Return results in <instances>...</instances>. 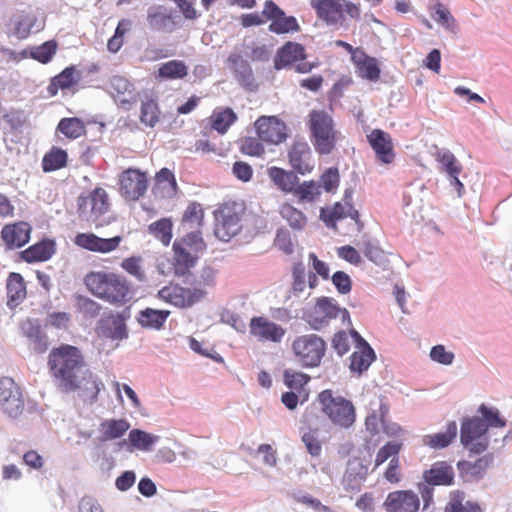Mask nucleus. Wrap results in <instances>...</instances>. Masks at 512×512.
<instances>
[{"mask_svg": "<svg viewBox=\"0 0 512 512\" xmlns=\"http://www.w3.org/2000/svg\"><path fill=\"white\" fill-rule=\"evenodd\" d=\"M49 375L58 390L71 393L91 383L95 395L100 391L99 382L87 367L81 350L70 344L53 347L47 357Z\"/></svg>", "mask_w": 512, "mask_h": 512, "instance_id": "f257e3e1", "label": "nucleus"}, {"mask_svg": "<svg viewBox=\"0 0 512 512\" xmlns=\"http://www.w3.org/2000/svg\"><path fill=\"white\" fill-rule=\"evenodd\" d=\"M83 282L94 297L120 307L132 298V289L125 276L110 271H90Z\"/></svg>", "mask_w": 512, "mask_h": 512, "instance_id": "f03ea898", "label": "nucleus"}, {"mask_svg": "<svg viewBox=\"0 0 512 512\" xmlns=\"http://www.w3.org/2000/svg\"><path fill=\"white\" fill-rule=\"evenodd\" d=\"M308 117L311 142L315 151L320 155L331 154L340 134L335 128L333 117L324 110H312Z\"/></svg>", "mask_w": 512, "mask_h": 512, "instance_id": "7ed1b4c3", "label": "nucleus"}, {"mask_svg": "<svg viewBox=\"0 0 512 512\" xmlns=\"http://www.w3.org/2000/svg\"><path fill=\"white\" fill-rule=\"evenodd\" d=\"M317 401L322 413L334 426L349 429L354 425L356 408L351 400L326 389L318 394Z\"/></svg>", "mask_w": 512, "mask_h": 512, "instance_id": "20e7f679", "label": "nucleus"}, {"mask_svg": "<svg viewBox=\"0 0 512 512\" xmlns=\"http://www.w3.org/2000/svg\"><path fill=\"white\" fill-rule=\"evenodd\" d=\"M310 5L318 19L329 26H341L345 21V13L355 20L361 16L360 4L351 1L311 0Z\"/></svg>", "mask_w": 512, "mask_h": 512, "instance_id": "39448f33", "label": "nucleus"}, {"mask_svg": "<svg viewBox=\"0 0 512 512\" xmlns=\"http://www.w3.org/2000/svg\"><path fill=\"white\" fill-rule=\"evenodd\" d=\"M296 361L305 368L317 367L325 355L326 343L316 334L301 335L292 342Z\"/></svg>", "mask_w": 512, "mask_h": 512, "instance_id": "423d86ee", "label": "nucleus"}, {"mask_svg": "<svg viewBox=\"0 0 512 512\" xmlns=\"http://www.w3.org/2000/svg\"><path fill=\"white\" fill-rule=\"evenodd\" d=\"M110 202L105 189L97 187L87 195H81L77 200V211L80 218L95 223L96 227L103 226L101 218L109 211Z\"/></svg>", "mask_w": 512, "mask_h": 512, "instance_id": "0eeeda50", "label": "nucleus"}, {"mask_svg": "<svg viewBox=\"0 0 512 512\" xmlns=\"http://www.w3.org/2000/svg\"><path fill=\"white\" fill-rule=\"evenodd\" d=\"M243 208L236 202L224 203L215 212V236L221 241H229L241 230Z\"/></svg>", "mask_w": 512, "mask_h": 512, "instance_id": "6e6552de", "label": "nucleus"}, {"mask_svg": "<svg viewBox=\"0 0 512 512\" xmlns=\"http://www.w3.org/2000/svg\"><path fill=\"white\" fill-rule=\"evenodd\" d=\"M340 317L343 324H351L350 314L346 308H340L332 299L319 298L307 313L306 321L315 330H320L332 319Z\"/></svg>", "mask_w": 512, "mask_h": 512, "instance_id": "1a4fd4ad", "label": "nucleus"}, {"mask_svg": "<svg viewBox=\"0 0 512 512\" xmlns=\"http://www.w3.org/2000/svg\"><path fill=\"white\" fill-rule=\"evenodd\" d=\"M487 425L482 418L474 416L461 423V444L473 454H481L487 450L489 440L486 435Z\"/></svg>", "mask_w": 512, "mask_h": 512, "instance_id": "9d476101", "label": "nucleus"}, {"mask_svg": "<svg viewBox=\"0 0 512 512\" xmlns=\"http://www.w3.org/2000/svg\"><path fill=\"white\" fill-rule=\"evenodd\" d=\"M0 407L10 418L19 417L25 409L22 390L10 377L0 379Z\"/></svg>", "mask_w": 512, "mask_h": 512, "instance_id": "9b49d317", "label": "nucleus"}, {"mask_svg": "<svg viewBox=\"0 0 512 512\" xmlns=\"http://www.w3.org/2000/svg\"><path fill=\"white\" fill-rule=\"evenodd\" d=\"M256 134L267 144L279 145L288 138V128L277 116H260L254 123Z\"/></svg>", "mask_w": 512, "mask_h": 512, "instance_id": "f8f14e48", "label": "nucleus"}, {"mask_svg": "<svg viewBox=\"0 0 512 512\" xmlns=\"http://www.w3.org/2000/svg\"><path fill=\"white\" fill-rule=\"evenodd\" d=\"M263 16L270 21L269 31L275 34H288L300 31V25L294 16L286 13L272 0L264 3Z\"/></svg>", "mask_w": 512, "mask_h": 512, "instance_id": "ddd939ff", "label": "nucleus"}, {"mask_svg": "<svg viewBox=\"0 0 512 512\" xmlns=\"http://www.w3.org/2000/svg\"><path fill=\"white\" fill-rule=\"evenodd\" d=\"M206 294L201 288H185L170 284L159 290L158 296L163 301L180 308L194 305Z\"/></svg>", "mask_w": 512, "mask_h": 512, "instance_id": "4468645a", "label": "nucleus"}, {"mask_svg": "<svg viewBox=\"0 0 512 512\" xmlns=\"http://www.w3.org/2000/svg\"><path fill=\"white\" fill-rule=\"evenodd\" d=\"M119 184L121 196L128 201H136L145 194L148 180L145 173L129 168L120 175Z\"/></svg>", "mask_w": 512, "mask_h": 512, "instance_id": "2eb2a0df", "label": "nucleus"}, {"mask_svg": "<svg viewBox=\"0 0 512 512\" xmlns=\"http://www.w3.org/2000/svg\"><path fill=\"white\" fill-rule=\"evenodd\" d=\"M249 332L259 342L280 343L286 330L266 317L256 316L250 320Z\"/></svg>", "mask_w": 512, "mask_h": 512, "instance_id": "dca6fc26", "label": "nucleus"}, {"mask_svg": "<svg viewBox=\"0 0 512 512\" xmlns=\"http://www.w3.org/2000/svg\"><path fill=\"white\" fill-rule=\"evenodd\" d=\"M32 226L25 221L5 224L0 237L6 250H15L26 245L31 237Z\"/></svg>", "mask_w": 512, "mask_h": 512, "instance_id": "f3484780", "label": "nucleus"}, {"mask_svg": "<svg viewBox=\"0 0 512 512\" xmlns=\"http://www.w3.org/2000/svg\"><path fill=\"white\" fill-rule=\"evenodd\" d=\"M122 240L120 235L101 238L94 233H78L74 238V244L91 252L107 254L117 250Z\"/></svg>", "mask_w": 512, "mask_h": 512, "instance_id": "a211bd4d", "label": "nucleus"}, {"mask_svg": "<svg viewBox=\"0 0 512 512\" xmlns=\"http://www.w3.org/2000/svg\"><path fill=\"white\" fill-rule=\"evenodd\" d=\"M383 506L386 512H418L420 499L412 490H396L388 493Z\"/></svg>", "mask_w": 512, "mask_h": 512, "instance_id": "6ab92c4d", "label": "nucleus"}, {"mask_svg": "<svg viewBox=\"0 0 512 512\" xmlns=\"http://www.w3.org/2000/svg\"><path fill=\"white\" fill-rule=\"evenodd\" d=\"M288 159L291 167L301 175L310 173L314 168L312 151L306 141H294L289 148Z\"/></svg>", "mask_w": 512, "mask_h": 512, "instance_id": "aec40b11", "label": "nucleus"}, {"mask_svg": "<svg viewBox=\"0 0 512 512\" xmlns=\"http://www.w3.org/2000/svg\"><path fill=\"white\" fill-rule=\"evenodd\" d=\"M367 140L379 162L391 164L394 161V145L389 133L381 129H374L367 135Z\"/></svg>", "mask_w": 512, "mask_h": 512, "instance_id": "412c9836", "label": "nucleus"}, {"mask_svg": "<svg viewBox=\"0 0 512 512\" xmlns=\"http://www.w3.org/2000/svg\"><path fill=\"white\" fill-rule=\"evenodd\" d=\"M350 334L356 342V350L350 356V369L353 372L361 374L363 371H366L375 360V353L356 330L351 329Z\"/></svg>", "mask_w": 512, "mask_h": 512, "instance_id": "4be33fe9", "label": "nucleus"}, {"mask_svg": "<svg viewBox=\"0 0 512 512\" xmlns=\"http://www.w3.org/2000/svg\"><path fill=\"white\" fill-rule=\"evenodd\" d=\"M306 58L305 48L302 44L288 41L281 46L274 57V68L281 70L303 61Z\"/></svg>", "mask_w": 512, "mask_h": 512, "instance_id": "5701e85b", "label": "nucleus"}, {"mask_svg": "<svg viewBox=\"0 0 512 512\" xmlns=\"http://www.w3.org/2000/svg\"><path fill=\"white\" fill-rule=\"evenodd\" d=\"M423 480L435 486H451L454 484L455 472L447 461H436L423 472Z\"/></svg>", "mask_w": 512, "mask_h": 512, "instance_id": "b1692460", "label": "nucleus"}, {"mask_svg": "<svg viewBox=\"0 0 512 512\" xmlns=\"http://www.w3.org/2000/svg\"><path fill=\"white\" fill-rule=\"evenodd\" d=\"M81 73L75 65H70L62 70L58 75L51 78L47 86L49 96L54 97L59 90L65 91L73 89L80 81Z\"/></svg>", "mask_w": 512, "mask_h": 512, "instance_id": "393cba45", "label": "nucleus"}, {"mask_svg": "<svg viewBox=\"0 0 512 512\" xmlns=\"http://www.w3.org/2000/svg\"><path fill=\"white\" fill-rule=\"evenodd\" d=\"M178 185L173 172L162 168L155 176L152 192L156 198L171 199L176 196Z\"/></svg>", "mask_w": 512, "mask_h": 512, "instance_id": "a878e982", "label": "nucleus"}, {"mask_svg": "<svg viewBox=\"0 0 512 512\" xmlns=\"http://www.w3.org/2000/svg\"><path fill=\"white\" fill-rule=\"evenodd\" d=\"M56 251L54 240H43L29 246L20 252V258L27 263L44 262L49 260Z\"/></svg>", "mask_w": 512, "mask_h": 512, "instance_id": "bb28decb", "label": "nucleus"}, {"mask_svg": "<svg viewBox=\"0 0 512 512\" xmlns=\"http://www.w3.org/2000/svg\"><path fill=\"white\" fill-rule=\"evenodd\" d=\"M352 61L356 72L361 78L376 81L380 77V68L375 58L367 55L364 51H355L352 55Z\"/></svg>", "mask_w": 512, "mask_h": 512, "instance_id": "cd10ccee", "label": "nucleus"}, {"mask_svg": "<svg viewBox=\"0 0 512 512\" xmlns=\"http://www.w3.org/2000/svg\"><path fill=\"white\" fill-rule=\"evenodd\" d=\"M367 474L368 468L362 463L361 459L353 458L349 460L343 477L346 489L359 490Z\"/></svg>", "mask_w": 512, "mask_h": 512, "instance_id": "c85d7f7f", "label": "nucleus"}, {"mask_svg": "<svg viewBox=\"0 0 512 512\" xmlns=\"http://www.w3.org/2000/svg\"><path fill=\"white\" fill-rule=\"evenodd\" d=\"M458 432L456 422H449L444 432L424 435L421 439L424 446L432 449H444L448 447L456 438Z\"/></svg>", "mask_w": 512, "mask_h": 512, "instance_id": "c756f323", "label": "nucleus"}, {"mask_svg": "<svg viewBox=\"0 0 512 512\" xmlns=\"http://www.w3.org/2000/svg\"><path fill=\"white\" fill-rule=\"evenodd\" d=\"M147 23L155 31H173L175 21L172 15L163 6H153L149 8L147 14Z\"/></svg>", "mask_w": 512, "mask_h": 512, "instance_id": "7c9ffc66", "label": "nucleus"}, {"mask_svg": "<svg viewBox=\"0 0 512 512\" xmlns=\"http://www.w3.org/2000/svg\"><path fill=\"white\" fill-rule=\"evenodd\" d=\"M7 305L9 307L18 306L26 298V285L24 278L19 273H10L6 284Z\"/></svg>", "mask_w": 512, "mask_h": 512, "instance_id": "2f4dec72", "label": "nucleus"}, {"mask_svg": "<svg viewBox=\"0 0 512 512\" xmlns=\"http://www.w3.org/2000/svg\"><path fill=\"white\" fill-rule=\"evenodd\" d=\"M237 119V114L232 108H216L209 117L210 128L223 135L237 121Z\"/></svg>", "mask_w": 512, "mask_h": 512, "instance_id": "473e14b6", "label": "nucleus"}, {"mask_svg": "<svg viewBox=\"0 0 512 512\" xmlns=\"http://www.w3.org/2000/svg\"><path fill=\"white\" fill-rule=\"evenodd\" d=\"M130 428V424L125 419H108L99 425V440L101 442L111 441L121 438Z\"/></svg>", "mask_w": 512, "mask_h": 512, "instance_id": "72a5a7b5", "label": "nucleus"}, {"mask_svg": "<svg viewBox=\"0 0 512 512\" xmlns=\"http://www.w3.org/2000/svg\"><path fill=\"white\" fill-rule=\"evenodd\" d=\"M228 64L235 74L237 81L243 86H250L253 83V71L249 63L238 53L229 55Z\"/></svg>", "mask_w": 512, "mask_h": 512, "instance_id": "f704fd0d", "label": "nucleus"}, {"mask_svg": "<svg viewBox=\"0 0 512 512\" xmlns=\"http://www.w3.org/2000/svg\"><path fill=\"white\" fill-rule=\"evenodd\" d=\"M267 175L271 181L285 193H292L299 180L292 171H287L276 166L268 168Z\"/></svg>", "mask_w": 512, "mask_h": 512, "instance_id": "c9c22d12", "label": "nucleus"}, {"mask_svg": "<svg viewBox=\"0 0 512 512\" xmlns=\"http://www.w3.org/2000/svg\"><path fill=\"white\" fill-rule=\"evenodd\" d=\"M161 110L158 102L152 96H146L140 105V122L146 127H155L161 119Z\"/></svg>", "mask_w": 512, "mask_h": 512, "instance_id": "e433bc0d", "label": "nucleus"}, {"mask_svg": "<svg viewBox=\"0 0 512 512\" xmlns=\"http://www.w3.org/2000/svg\"><path fill=\"white\" fill-rule=\"evenodd\" d=\"M463 491L454 490L449 495V501L444 507V512H483L481 506L474 501H465Z\"/></svg>", "mask_w": 512, "mask_h": 512, "instance_id": "4c0bfd02", "label": "nucleus"}, {"mask_svg": "<svg viewBox=\"0 0 512 512\" xmlns=\"http://www.w3.org/2000/svg\"><path fill=\"white\" fill-rule=\"evenodd\" d=\"M170 315L168 310L146 308L139 311L137 321L143 328L159 330Z\"/></svg>", "mask_w": 512, "mask_h": 512, "instance_id": "58836bf2", "label": "nucleus"}, {"mask_svg": "<svg viewBox=\"0 0 512 512\" xmlns=\"http://www.w3.org/2000/svg\"><path fill=\"white\" fill-rule=\"evenodd\" d=\"M173 251V268L175 274L183 276L187 274L192 267H194L199 255L185 252L178 243H173Z\"/></svg>", "mask_w": 512, "mask_h": 512, "instance_id": "ea45409f", "label": "nucleus"}, {"mask_svg": "<svg viewBox=\"0 0 512 512\" xmlns=\"http://www.w3.org/2000/svg\"><path fill=\"white\" fill-rule=\"evenodd\" d=\"M110 93L120 104L130 103L133 99V85L123 76H113L110 80Z\"/></svg>", "mask_w": 512, "mask_h": 512, "instance_id": "a19ab883", "label": "nucleus"}, {"mask_svg": "<svg viewBox=\"0 0 512 512\" xmlns=\"http://www.w3.org/2000/svg\"><path fill=\"white\" fill-rule=\"evenodd\" d=\"M491 461L490 456L480 457L474 462L463 460L457 463V468L463 476L479 479L486 473Z\"/></svg>", "mask_w": 512, "mask_h": 512, "instance_id": "79ce46f5", "label": "nucleus"}, {"mask_svg": "<svg viewBox=\"0 0 512 512\" xmlns=\"http://www.w3.org/2000/svg\"><path fill=\"white\" fill-rule=\"evenodd\" d=\"M56 131L70 140H75L86 134V126L78 117H67L59 121Z\"/></svg>", "mask_w": 512, "mask_h": 512, "instance_id": "37998d69", "label": "nucleus"}, {"mask_svg": "<svg viewBox=\"0 0 512 512\" xmlns=\"http://www.w3.org/2000/svg\"><path fill=\"white\" fill-rule=\"evenodd\" d=\"M68 154L64 149L53 146L42 158V170L52 172L67 166Z\"/></svg>", "mask_w": 512, "mask_h": 512, "instance_id": "c03bdc74", "label": "nucleus"}, {"mask_svg": "<svg viewBox=\"0 0 512 512\" xmlns=\"http://www.w3.org/2000/svg\"><path fill=\"white\" fill-rule=\"evenodd\" d=\"M204 210L202 205L197 202L190 203L185 209L181 225L185 229H199L203 225Z\"/></svg>", "mask_w": 512, "mask_h": 512, "instance_id": "a18cd8bd", "label": "nucleus"}, {"mask_svg": "<svg viewBox=\"0 0 512 512\" xmlns=\"http://www.w3.org/2000/svg\"><path fill=\"white\" fill-rule=\"evenodd\" d=\"M173 223L169 218H161L148 226L149 233L165 246H168L172 239Z\"/></svg>", "mask_w": 512, "mask_h": 512, "instance_id": "49530a36", "label": "nucleus"}, {"mask_svg": "<svg viewBox=\"0 0 512 512\" xmlns=\"http://www.w3.org/2000/svg\"><path fill=\"white\" fill-rule=\"evenodd\" d=\"M299 202H313L321 194V185L314 180L297 184L292 191Z\"/></svg>", "mask_w": 512, "mask_h": 512, "instance_id": "de8ad7c7", "label": "nucleus"}, {"mask_svg": "<svg viewBox=\"0 0 512 512\" xmlns=\"http://www.w3.org/2000/svg\"><path fill=\"white\" fill-rule=\"evenodd\" d=\"M36 16L32 12H22L13 19V33L19 39L27 38L36 23Z\"/></svg>", "mask_w": 512, "mask_h": 512, "instance_id": "09e8293b", "label": "nucleus"}, {"mask_svg": "<svg viewBox=\"0 0 512 512\" xmlns=\"http://www.w3.org/2000/svg\"><path fill=\"white\" fill-rule=\"evenodd\" d=\"M188 74V68L181 60H170L163 63L158 69V75L164 79H183Z\"/></svg>", "mask_w": 512, "mask_h": 512, "instance_id": "8fccbe9b", "label": "nucleus"}, {"mask_svg": "<svg viewBox=\"0 0 512 512\" xmlns=\"http://www.w3.org/2000/svg\"><path fill=\"white\" fill-rule=\"evenodd\" d=\"M284 384L291 390L300 394H308L305 386L310 381V376L303 372L285 370L283 374Z\"/></svg>", "mask_w": 512, "mask_h": 512, "instance_id": "3c124183", "label": "nucleus"}, {"mask_svg": "<svg viewBox=\"0 0 512 512\" xmlns=\"http://www.w3.org/2000/svg\"><path fill=\"white\" fill-rule=\"evenodd\" d=\"M121 268L139 282L147 279L144 260L141 256H131L122 260Z\"/></svg>", "mask_w": 512, "mask_h": 512, "instance_id": "603ef678", "label": "nucleus"}, {"mask_svg": "<svg viewBox=\"0 0 512 512\" xmlns=\"http://www.w3.org/2000/svg\"><path fill=\"white\" fill-rule=\"evenodd\" d=\"M174 243L180 244L185 252L197 255L206 249V243L200 231L189 232L185 236L177 239Z\"/></svg>", "mask_w": 512, "mask_h": 512, "instance_id": "864d4df0", "label": "nucleus"}, {"mask_svg": "<svg viewBox=\"0 0 512 512\" xmlns=\"http://www.w3.org/2000/svg\"><path fill=\"white\" fill-rule=\"evenodd\" d=\"M279 212L282 218L285 219L293 229L301 230L307 223V218L303 212L290 203H283Z\"/></svg>", "mask_w": 512, "mask_h": 512, "instance_id": "5fc2aeb1", "label": "nucleus"}, {"mask_svg": "<svg viewBox=\"0 0 512 512\" xmlns=\"http://www.w3.org/2000/svg\"><path fill=\"white\" fill-rule=\"evenodd\" d=\"M58 50V43L56 40H48L43 44L34 47L30 56L34 60L38 61L41 64L49 63Z\"/></svg>", "mask_w": 512, "mask_h": 512, "instance_id": "6e6d98bb", "label": "nucleus"}, {"mask_svg": "<svg viewBox=\"0 0 512 512\" xmlns=\"http://www.w3.org/2000/svg\"><path fill=\"white\" fill-rule=\"evenodd\" d=\"M435 158L441 164L442 170L449 176L460 175L462 172V166L452 152L448 150H439L436 152Z\"/></svg>", "mask_w": 512, "mask_h": 512, "instance_id": "4d7b16f0", "label": "nucleus"}, {"mask_svg": "<svg viewBox=\"0 0 512 512\" xmlns=\"http://www.w3.org/2000/svg\"><path fill=\"white\" fill-rule=\"evenodd\" d=\"M378 405L379 411H373L365 419L366 429L372 434L378 433L379 424H384L385 418L389 412V406L383 399H378Z\"/></svg>", "mask_w": 512, "mask_h": 512, "instance_id": "13d9d810", "label": "nucleus"}, {"mask_svg": "<svg viewBox=\"0 0 512 512\" xmlns=\"http://www.w3.org/2000/svg\"><path fill=\"white\" fill-rule=\"evenodd\" d=\"M130 445L139 450L148 451L152 445L158 440L157 436L149 434L139 429H133L129 433L128 438Z\"/></svg>", "mask_w": 512, "mask_h": 512, "instance_id": "bf43d9fd", "label": "nucleus"}, {"mask_svg": "<svg viewBox=\"0 0 512 512\" xmlns=\"http://www.w3.org/2000/svg\"><path fill=\"white\" fill-rule=\"evenodd\" d=\"M402 442L399 441H389L384 446H382L375 458V466L378 467L386 462L389 458L391 459H399L398 454L402 449Z\"/></svg>", "mask_w": 512, "mask_h": 512, "instance_id": "052dcab7", "label": "nucleus"}, {"mask_svg": "<svg viewBox=\"0 0 512 512\" xmlns=\"http://www.w3.org/2000/svg\"><path fill=\"white\" fill-rule=\"evenodd\" d=\"M345 217H347V212L339 202L331 208H322L320 211V218L328 227L335 228L336 222Z\"/></svg>", "mask_w": 512, "mask_h": 512, "instance_id": "680f3d73", "label": "nucleus"}, {"mask_svg": "<svg viewBox=\"0 0 512 512\" xmlns=\"http://www.w3.org/2000/svg\"><path fill=\"white\" fill-rule=\"evenodd\" d=\"M259 137H244L240 141L239 149L241 153L248 156L260 157L265 153V148Z\"/></svg>", "mask_w": 512, "mask_h": 512, "instance_id": "e2e57ef3", "label": "nucleus"}, {"mask_svg": "<svg viewBox=\"0 0 512 512\" xmlns=\"http://www.w3.org/2000/svg\"><path fill=\"white\" fill-rule=\"evenodd\" d=\"M478 412L482 415V420L487 425V428H502L506 425L505 419L500 416L497 409L489 408L485 404H482L480 405Z\"/></svg>", "mask_w": 512, "mask_h": 512, "instance_id": "0e129e2a", "label": "nucleus"}, {"mask_svg": "<svg viewBox=\"0 0 512 512\" xmlns=\"http://www.w3.org/2000/svg\"><path fill=\"white\" fill-rule=\"evenodd\" d=\"M76 307L80 313H83L84 315L89 317L98 316L102 309L101 305L98 302L85 296L77 297Z\"/></svg>", "mask_w": 512, "mask_h": 512, "instance_id": "69168bd1", "label": "nucleus"}, {"mask_svg": "<svg viewBox=\"0 0 512 512\" xmlns=\"http://www.w3.org/2000/svg\"><path fill=\"white\" fill-rule=\"evenodd\" d=\"M339 171L335 167L328 168L320 177L321 184L326 192H333L339 185Z\"/></svg>", "mask_w": 512, "mask_h": 512, "instance_id": "338daca9", "label": "nucleus"}, {"mask_svg": "<svg viewBox=\"0 0 512 512\" xmlns=\"http://www.w3.org/2000/svg\"><path fill=\"white\" fill-rule=\"evenodd\" d=\"M302 441L305 444L307 451L312 456L320 455L322 451V445L316 430H309L308 432H305L302 436Z\"/></svg>", "mask_w": 512, "mask_h": 512, "instance_id": "774afa93", "label": "nucleus"}]
</instances>
